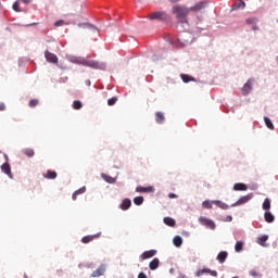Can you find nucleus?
Instances as JSON below:
<instances>
[{
	"mask_svg": "<svg viewBox=\"0 0 278 278\" xmlns=\"http://www.w3.org/2000/svg\"><path fill=\"white\" fill-rule=\"evenodd\" d=\"M172 14L176 16L178 23H184L188 18V14H190V8L184 4H174L172 7Z\"/></svg>",
	"mask_w": 278,
	"mask_h": 278,
	"instance_id": "obj_1",
	"label": "nucleus"
},
{
	"mask_svg": "<svg viewBox=\"0 0 278 278\" xmlns=\"http://www.w3.org/2000/svg\"><path fill=\"white\" fill-rule=\"evenodd\" d=\"M148 18L150 21H167L169 18L168 13L165 11H155L149 14Z\"/></svg>",
	"mask_w": 278,
	"mask_h": 278,
	"instance_id": "obj_2",
	"label": "nucleus"
},
{
	"mask_svg": "<svg viewBox=\"0 0 278 278\" xmlns=\"http://www.w3.org/2000/svg\"><path fill=\"white\" fill-rule=\"evenodd\" d=\"M80 64L83 66H88L89 68H94V70H99V68H102V66L99 64V62L94 61V60H91V59H83L80 61Z\"/></svg>",
	"mask_w": 278,
	"mask_h": 278,
	"instance_id": "obj_3",
	"label": "nucleus"
},
{
	"mask_svg": "<svg viewBox=\"0 0 278 278\" xmlns=\"http://www.w3.org/2000/svg\"><path fill=\"white\" fill-rule=\"evenodd\" d=\"M253 199V193H249L248 195L241 197L237 202H235L231 207H238V205H244L245 203H249Z\"/></svg>",
	"mask_w": 278,
	"mask_h": 278,
	"instance_id": "obj_4",
	"label": "nucleus"
},
{
	"mask_svg": "<svg viewBox=\"0 0 278 278\" xmlns=\"http://www.w3.org/2000/svg\"><path fill=\"white\" fill-rule=\"evenodd\" d=\"M199 223H201L204 227H207V229H216V224L214 220L207 217H200Z\"/></svg>",
	"mask_w": 278,
	"mask_h": 278,
	"instance_id": "obj_5",
	"label": "nucleus"
},
{
	"mask_svg": "<svg viewBox=\"0 0 278 278\" xmlns=\"http://www.w3.org/2000/svg\"><path fill=\"white\" fill-rule=\"evenodd\" d=\"M251 90H253V80L249 79L242 87L241 93L243 97H247V94L251 93Z\"/></svg>",
	"mask_w": 278,
	"mask_h": 278,
	"instance_id": "obj_6",
	"label": "nucleus"
},
{
	"mask_svg": "<svg viewBox=\"0 0 278 278\" xmlns=\"http://www.w3.org/2000/svg\"><path fill=\"white\" fill-rule=\"evenodd\" d=\"M205 274L211 275V277H218V271L212 270L210 268L200 269L197 271L195 275L197 277H201V275H205Z\"/></svg>",
	"mask_w": 278,
	"mask_h": 278,
	"instance_id": "obj_7",
	"label": "nucleus"
},
{
	"mask_svg": "<svg viewBox=\"0 0 278 278\" xmlns=\"http://www.w3.org/2000/svg\"><path fill=\"white\" fill-rule=\"evenodd\" d=\"M98 238H101V232H98L96 235H88L81 238L83 244H89V242H92V240H97Z\"/></svg>",
	"mask_w": 278,
	"mask_h": 278,
	"instance_id": "obj_8",
	"label": "nucleus"
},
{
	"mask_svg": "<svg viewBox=\"0 0 278 278\" xmlns=\"http://www.w3.org/2000/svg\"><path fill=\"white\" fill-rule=\"evenodd\" d=\"M204 8H207V2H198L193 7L189 8V12H201Z\"/></svg>",
	"mask_w": 278,
	"mask_h": 278,
	"instance_id": "obj_9",
	"label": "nucleus"
},
{
	"mask_svg": "<svg viewBox=\"0 0 278 278\" xmlns=\"http://www.w3.org/2000/svg\"><path fill=\"white\" fill-rule=\"evenodd\" d=\"M45 55H46L47 62H50L51 64H58V55L49 51H46Z\"/></svg>",
	"mask_w": 278,
	"mask_h": 278,
	"instance_id": "obj_10",
	"label": "nucleus"
},
{
	"mask_svg": "<svg viewBox=\"0 0 278 278\" xmlns=\"http://www.w3.org/2000/svg\"><path fill=\"white\" fill-rule=\"evenodd\" d=\"M157 253V251L155 250H149V251H146L143 252L140 257L142 261L144 260H151V257H154V255Z\"/></svg>",
	"mask_w": 278,
	"mask_h": 278,
	"instance_id": "obj_11",
	"label": "nucleus"
},
{
	"mask_svg": "<svg viewBox=\"0 0 278 278\" xmlns=\"http://www.w3.org/2000/svg\"><path fill=\"white\" fill-rule=\"evenodd\" d=\"M1 170L12 179V167H10V163L2 164Z\"/></svg>",
	"mask_w": 278,
	"mask_h": 278,
	"instance_id": "obj_12",
	"label": "nucleus"
},
{
	"mask_svg": "<svg viewBox=\"0 0 278 278\" xmlns=\"http://www.w3.org/2000/svg\"><path fill=\"white\" fill-rule=\"evenodd\" d=\"M233 190H236V192H245V190H249V187L243 182H237L233 185Z\"/></svg>",
	"mask_w": 278,
	"mask_h": 278,
	"instance_id": "obj_13",
	"label": "nucleus"
},
{
	"mask_svg": "<svg viewBox=\"0 0 278 278\" xmlns=\"http://www.w3.org/2000/svg\"><path fill=\"white\" fill-rule=\"evenodd\" d=\"M256 242L261 247H268V244H266V242H268V235H263L261 237H257Z\"/></svg>",
	"mask_w": 278,
	"mask_h": 278,
	"instance_id": "obj_14",
	"label": "nucleus"
},
{
	"mask_svg": "<svg viewBox=\"0 0 278 278\" xmlns=\"http://www.w3.org/2000/svg\"><path fill=\"white\" fill-rule=\"evenodd\" d=\"M104 274H105V265H101L98 269H96L91 274V277H102V275Z\"/></svg>",
	"mask_w": 278,
	"mask_h": 278,
	"instance_id": "obj_15",
	"label": "nucleus"
},
{
	"mask_svg": "<svg viewBox=\"0 0 278 278\" xmlns=\"http://www.w3.org/2000/svg\"><path fill=\"white\" fill-rule=\"evenodd\" d=\"M229 253H227V251H222L218 253L217 255V261L219 262V264H225V261L227 260Z\"/></svg>",
	"mask_w": 278,
	"mask_h": 278,
	"instance_id": "obj_16",
	"label": "nucleus"
},
{
	"mask_svg": "<svg viewBox=\"0 0 278 278\" xmlns=\"http://www.w3.org/2000/svg\"><path fill=\"white\" fill-rule=\"evenodd\" d=\"M45 179H56L58 178V173L55 170H47L46 174H43Z\"/></svg>",
	"mask_w": 278,
	"mask_h": 278,
	"instance_id": "obj_17",
	"label": "nucleus"
},
{
	"mask_svg": "<svg viewBox=\"0 0 278 278\" xmlns=\"http://www.w3.org/2000/svg\"><path fill=\"white\" fill-rule=\"evenodd\" d=\"M136 192H155V189L153 187H142V186H139L136 188Z\"/></svg>",
	"mask_w": 278,
	"mask_h": 278,
	"instance_id": "obj_18",
	"label": "nucleus"
},
{
	"mask_svg": "<svg viewBox=\"0 0 278 278\" xmlns=\"http://www.w3.org/2000/svg\"><path fill=\"white\" fill-rule=\"evenodd\" d=\"M159 267H160V258H154L149 264L150 270H157Z\"/></svg>",
	"mask_w": 278,
	"mask_h": 278,
	"instance_id": "obj_19",
	"label": "nucleus"
},
{
	"mask_svg": "<svg viewBox=\"0 0 278 278\" xmlns=\"http://www.w3.org/2000/svg\"><path fill=\"white\" fill-rule=\"evenodd\" d=\"M129 207H131V200L129 199L123 200V202L121 203V210L127 211L129 210Z\"/></svg>",
	"mask_w": 278,
	"mask_h": 278,
	"instance_id": "obj_20",
	"label": "nucleus"
},
{
	"mask_svg": "<svg viewBox=\"0 0 278 278\" xmlns=\"http://www.w3.org/2000/svg\"><path fill=\"white\" fill-rule=\"evenodd\" d=\"M22 153L26 155L27 157H34L36 155V152L31 148H25L22 150Z\"/></svg>",
	"mask_w": 278,
	"mask_h": 278,
	"instance_id": "obj_21",
	"label": "nucleus"
},
{
	"mask_svg": "<svg viewBox=\"0 0 278 278\" xmlns=\"http://www.w3.org/2000/svg\"><path fill=\"white\" fill-rule=\"evenodd\" d=\"M102 179H104V181H106V184H116V178L106 175V174H101Z\"/></svg>",
	"mask_w": 278,
	"mask_h": 278,
	"instance_id": "obj_22",
	"label": "nucleus"
},
{
	"mask_svg": "<svg viewBox=\"0 0 278 278\" xmlns=\"http://www.w3.org/2000/svg\"><path fill=\"white\" fill-rule=\"evenodd\" d=\"M264 218L266 223H275V215L268 211L265 212Z\"/></svg>",
	"mask_w": 278,
	"mask_h": 278,
	"instance_id": "obj_23",
	"label": "nucleus"
},
{
	"mask_svg": "<svg viewBox=\"0 0 278 278\" xmlns=\"http://www.w3.org/2000/svg\"><path fill=\"white\" fill-rule=\"evenodd\" d=\"M164 121H165L164 113H162V112H156V113H155V122H156L159 125H162V123H164Z\"/></svg>",
	"mask_w": 278,
	"mask_h": 278,
	"instance_id": "obj_24",
	"label": "nucleus"
},
{
	"mask_svg": "<svg viewBox=\"0 0 278 278\" xmlns=\"http://www.w3.org/2000/svg\"><path fill=\"white\" fill-rule=\"evenodd\" d=\"M212 203H214V205H217V207H220V210H229V205H227L220 200H215Z\"/></svg>",
	"mask_w": 278,
	"mask_h": 278,
	"instance_id": "obj_25",
	"label": "nucleus"
},
{
	"mask_svg": "<svg viewBox=\"0 0 278 278\" xmlns=\"http://www.w3.org/2000/svg\"><path fill=\"white\" fill-rule=\"evenodd\" d=\"M84 192H86V187H81L80 189L76 190L72 195L73 201H77V197H79V194H84Z\"/></svg>",
	"mask_w": 278,
	"mask_h": 278,
	"instance_id": "obj_26",
	"label": "nucleus"
},
{
	"mask_svg": "<svg viewBox=\"0 0 278 278\" xmlns=\"http://www.w3.org/2000/svg\"><path fill=\"white\" fill-rule=\"evenodd\" d=\"M243 249H244V242L237 241V243L235 244L236 253H241V251H243Z\"/></svg>",
	"mask_w": 278,
	"mask_h": 278,
	"instance_id": "obj_27",
	"label": "nucleus"
},
{
	"mask_svg": "<svg viewBox=\"0 0 278 278\" xmlns=\"http://www.w3.org/2000/svg\"><path fill=\"white\" fill-rule=\"evenodd\" d=\"M233 8L235 10H243V8H247V3L242 0H239L233 4Z\"/></svg>",
	"mask_w": 278,
	"mask_h": 278,
	"instance_id": "obj_28",
	"label": "nucleus"
},
{
	"mask_svg": "<svg viewBox=\"0 0 278 278\" xmlns=\"http://www.w3.org/2000/svg\"><path fill=\"white\" fill-rule=\"evenodd\" d=\"M180 77H181V79L185 84H188L190 81H194V78L192 76L188 75V74H181Z\"/></svg>",
	"mask_w": 278,
	"mask_h": 278,
	"instance_id": "obj_29",
	"label": "nucleus"
},
{
	"mask_svg": "<svg viewBox=\"0 0 278 278\" xmlns=\"http://www.w3.org/2000/svg\"><path fill=\"white\" fill-rule=\"evenodd\" d=\"M173 242L176 247H181V244H184V239H181L180 236H176L174 237Z\"/></svg>",
	"mask_w": 278,
	"mask_h": 278,
	"instance_id": "obj_30",
	"label": "nucleus"
},
{
	"mask_svg": "<svg viewBox=\"0 0 278 278\" xmlns=\"http://www.w3.org/2000/svg\"><path fill=\"white\" fill-rule=\"evenodd\" d=\"M164 223L167 225V227H175V219L172 217H165Z\"/></svg>",
	"mask_w": 278,
	"mask_h": 278,
	"instance_id": "obj_31",
	"label": "nucleus"
},
{
	"mask_svg": "<svg viewBox=\"0 0 278 278\" xmlns=\"http://www.w3.org/2000/svg\"><path fill=\"white\" fill-rule=\"evenodd\" d=\"M264 121H265V125L268 129H275V125H273V122L270 121V118L268 117H264Z\"/></svg>",
	"mask_w": 278,
	"mask_h": 278,
	"instance_id": "obj_32",
	"label": "nucleus"
},
{
	"mask_svg": "<svg viewBox=\"0 0 278 278\" xmlns=\"http://www.w3.org/2000/svg\"><path fill=\"white\" fill-rule=\"evenodd\" d=\"M263 210H265V212H268V210H270V199H265L263 202Z\"/></svg>",
	"mask_w": 278,
	"mask_h": 278,
	"instance_id": "obj_33",
	"label": "nucleus"
},
{
	"mask_svg": "<svg viewBox=\"0 0 278 278\" xmlns=\"http://www.w3.org/2000/svg\"><path fill=\"white\" fill-rule=\"evenodd\" d=\"M81 108H84V104L81 103V101L76 100L73 102V109L74 110H81Z\"/></svg>",
	"mask_w": 278,
	"mask_h": 278,
	"instance_id": "obj_34",
	"label": "nucleus"
},
{
	"mask_svg": "<svg viewBox=\"0 0 278 278\" xmlns=\"http://www.w3.org/2000/svg\"><path fill=\"white\" fill-rule=\"evenodd\" d=\"M134 203H135V205H142V203H144V198L143 197H136L134 199Z\"/></svg>",
	"mask_w": 278,
	"mask_h": 278,
	"instance_id": "obj_35",
	"label": "nucleus"
},
{
	"mask_svg": "<svg viewBox=\"0 0 278 278\" xmlns=\"http://www.w3.org/2000/svg\"><path fill=\"white\" fill-rule=\"evenodd\" d=\"M258 20L256 17H250L245 21L247 25H257Z\"/></svg>",
	"mask_w": 278,
	"mask_h": 278,
	"instance_id": "obj_36",
	"label": "nucleus"
},
{
	"mask_svg": "<svg viewBox=\"0 0 278 278\" xmlns=\"http://www.w3.org/2000/svg\"><path fill=\"white\" fill-rule=\"evenodd\" d=\"M20 3H21V1H16V2L13 3V10L15 12H22Z\"/></svg>",
	"mask_w": 278,
	"mask_h": 278,
	"instance_id": "obj_37",
	"label": "nucleus"
},
{
	"mask_svg": "<svg viewBox=\"0 0 278 278\" xmlns=\"http://www.w3.org/2000/svg\"><path fill=\"white\" fill-rule=\"evenodd\" d=\"M202 206L205 208V210H212V202L210 201H204L202 203Z\"/></svg>",
	"mask_w": 278,
	"mask_h": 278,
	"instance_id": "obj_38",
	"label": "nucleus"
},
{
	"mask_svg": "<svg viewBox=\"0 0 278 278\" xmlns=\"http://www.w3.org/2000/svg\"><path fill=\"white\" fill-rule=\"evenodd\" d=\"M250 275L251 277H254V278L262 277V274L257 273L255 269H251Z\"/></svg>",
	"mask_w": 278,
	"mask_h": 278,
	"instance_id": "obj_39",
	"label": "nucleus"
},
{
	"mask_svg": "<svg viewBox=\"0 0 278 278\" xmlns=\"http://www.w3.org/2000/svg\"><path fill=\"white\" fill-rule=\"evenodd\" d=\"M39 101L38 99H33L29 101L28 105L29 108H36V105H38Z\"/></svg>",
	"mask_w": 278,
	"mask_h": 278,
	"instance_id": "obj_40",
	"label": "nucleus"
},
{
	"mask_svg": "<svg viewBox=\"0 0 278 278\" xmlns=\"http://www.w3.org/2000/svg\"><path fill=\"white\" fill-rule=\"evenodd\" d=\"M116 101H118V98L113 97L108 100V105H115Z\"/></svg>",
	"mask_w": 278,
	"mask_h": 278,
	"instance_id": "obj_41",
	"label": "nucleus"
},
{
	"mask_svg": "<svg viewBox=\"0 0 278 278\" xmlns=\"http://www.w3.org/2000/svg\"><path fill=\"white\" fill-rule=\"evenodd\" d=\"M63 25H66V23L64 22V20H60V21H56L54 23V27H62Z\"/></svg>",
	"mask_w": 278,
	"mask_h": 278,
	"instance_id": "obj_42",
	"label": "nucleus"
},
{
	"mask_svg": "<svg viewBox=\"0 0 278 278\" xmlns=\"http://www.w3.org/2000/svg\"><path fill=\"white\" fill-rule=\"evenodd\" d=\"M0 112H5V103L0 102Z\"/></svg>",
	"mask_w": 278,
	"mask_h": 278,
	"instance_id": "obj_43",
	"label": "nucleus"
},
{
	"mask_svg": "<svg viewBox=\"0 0 278 278\" xmlns=\"http://www.w3.org/2000/svg\"><path fill=\"white\" fill-rule=\"evenodd\" d=\"M138 278H147V274L143 271L139 273Z\"/></svg>",
	"mask_w": 278,
	"mask_h": 278,
	"instance_id": "obj_44",
	"label": "nucleus"
},
{
	"mask_svg": "<svg viewBox=\"0 0 278 278\" xmlns=\"http://www.w3.org/2000/svg\"><path fill=\"white\" fill-rule=\"evenodd\" d=\"M252 29H253V31H257V29H260V27H257L256 24H252Z\"/></svg>",
	"mask_w": 278,
	"mask_h": 278,
	"instance_id": "obj_45",
	"label": "nucleus"
},
{
	"mask_svg": "<svg viewBox=\"0 0 278 278\" xmlns=\"http://www.w3.org/2000/svg\"><path fill=\"white\" fill-rule=\"evenodd\" d=\"M168 198H169V199H177V194H175V193H169V194H168Z\"/></svg>",
	"mask_w": 278,
	"mask_h": 278,
	"instance_id": "obj_46",
	"label": "nucleus"
},
{
	"mask_svg": "<svg viewBox=\"0 0 278 278\" xmlns=\"http://www.w3.org/2000/svg\"><path fill=\"white\" fill-rule=\"evenodd\" d=\"M228 223H231V220H233V217H231V215L227 216V219H226Z\"/></svg>",
	"mask_w": 278,
	"mask_h": 278,
	"instance_id": "obj_47",
	"label": "nucleus"
},
{
	"mask_svg": "<svg viewBox=\"0 0 278 278\" xmlns=\"http://www.w3.org/2000/svg\"><path fill=\"white\" fill-rule=\"evenodd\" d=\"M169 1V3H179V1H181V0H168Z\"/></svg>",
	"mask_w": 278,
	"mask_h": 278,
	"instance_id": "obj_48",
	"label": "nucleus"
},
{
	"mask_svg": "<svg viewBox=\"0 0 278 278\" xmlns=\"http://www.w3.org/2000/svg\"><path fill=\"white\" fill-rule=\"evenodd\" d=\"M22 3H31V0H20Z\"/></svg>",
	"mask_w": 278,
	"mask_h": 278,
	"instance_id": "obj_49",
	"label": "nucleus"
},
{
	"mask_svg": "<svg viewBox=\"0 0 278 278\" xmlns=\"http://www.w3.org/2000/svg\"><path fill=\"white\" fill-rule=\"evenodd\" d=\"M90 84H91L90 80H86L87 86H90Z\"/></svg>",
	"mask_w": 278,
	"mask_h": 278,
	"instance_id": "obj_50",
	"label": "nucleus"
}]
</instances>
